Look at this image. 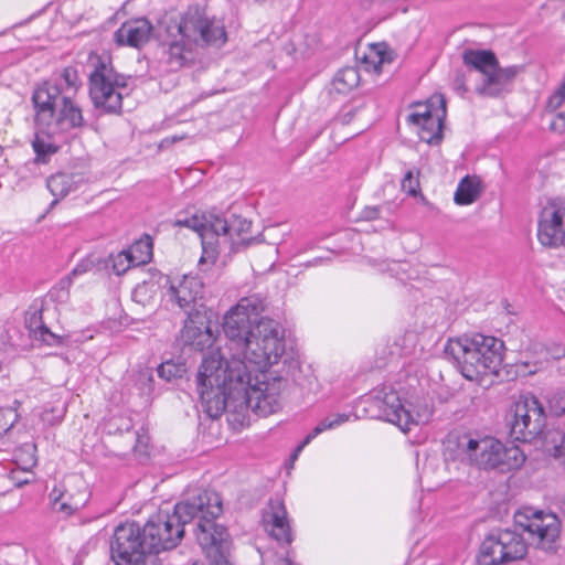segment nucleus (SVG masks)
<instances>
[{
	"instance_id": "obj_37",
	"label": "nucleus",
	"mask_w": 565,
	"mask_h": 565,
	"mask_svg": "<svg viewBox=\"0 0 565 565\" xmlns=\"http://www.w3.org/2000/svg\"><path fill=\"white\" fill-rule=\"evenodd\" d=\"M134 386L141 396H149L154 388L153 373L150 369H142L135 375Z\"/></svg>"
},
{
	"instance_id": "obj_41",
	"label": "nucleus",
	"mask_w": 565,
	"mask_h": 565,
	"mask_svg": "<svg viewBox=\"0 0 565 565\" xmlns=\"http://www.w3.org/2000/svg\"><path fill=\"white\" fill-rule=\"evenodd\" d=\"M565 100V81L559 85L556 92L547 99L546 107L550 110H556Z\"/></svg>"
},
{
	"instance_id": "obj_4",
	"label": "nucleus",
	"mask_w": 565,
	"mask_h": 565,
	"mask_svg": "<svg viewBox=\"0 0 565 565\" xmlns=\"http://www.w3.org/2000/svg\"><path fill=\"white\" fill-rule=\"evenodd\" d=\"M202 504L191 502V493L185 499L178 502L173 512L159 511L153 514L143 525V535L148 543L147 547L152 554H159L163 551L177 547L184 535V526L194 521V513Z\"/></svg>"
},
{
	"instance_id": "obj_40",
	"label": "nucleus",
	"mask_w": 565,
	"mask_h": 565,
	"mask_svg": "<svg viewBox=\"0 0 565 565\" xmlns=\"http://www.w3.org/2000/svg\"><path fill=\"white\" fill-rule=\"evenodd\" d=\"M402 190L412 196L419 191V180L412 171H407L402 180Z\"/></svg>"
},
{
	"instance_id": "obj_43",
	"label": "nucleus",
	"mask_w": 565,
	"mask_h": 565,
	"mask_svg": "<svg viewBox=\"0 0 565 565\" xmlns=\"http://www.w3.org/2000/svg\"><path fill=\"white\" fill-rule=\"evenodd\" d=\"M454 90L459 95H465L468 92V87L466 85V77L462 73H457L454 82H452Z\"/></svg>"
},
{
	"instance_id": "obj_49",
	"label": "nucleus",
	"mask_w": 565,
	"mask_h": 565,
	"mask_svg": "<svg viewBox=\"0 0 565 565\" xmlns=\"http://www.w3.org/2000/svg\"><path fill=\"white\" fill-rule=\"evenodd\" d=\"M58 511L65 512L66 514H72L76 508L71 507L66 502H61L60 505L55 507Z\"/></svg>"
},
{
	"instance_id": "obj_48",
	"label": "nucleus",
	"mask_w": 565,
	"mask_h": 565,
	"mask_svg": "<svg viewBox=\"0 0 565 565\" xmlns=\"http://www.w3.org/2000/svg\"><path fill=\"white\" fill-rule=\"evenodd\" d=\"M147 440H148V437L145 436V435H137V443L134 447L135 451H140V448L141 447H146L147 446Z\"/></svg>"
},
{
	"instance_id": "obj_29",
	"label": "nucleus",
	"mask_w": 565,
	"mask_h": 565,
	"mask_svg": "<svg viewBox=\"0 0 565 565\" xmlns=\"http://www.w3.org/2000/svg\"><path fill=\"white\" fill-rule=\"evenodd\" d=\"M349 420V415L347 414H337L334 415L332 418L330 417H327L324 419H322L313 429L311 433H309L305 439L296 447V449L294 450L292 455H291V459H297V457L299 456V454L302 451V449L312 440L315 439L318 435H320L322 431L327 430V429H332V428H335L338 426H340L341 424L345 423Z\"/></svg>"
},
{
	"instance_id": "obj_1",
	"label": "nucleus",
	"mask_w": 565,
	"mask_h": 565,
	"mask_svg": "<svg viewBox=\"0 0 565 565\" xmlns=\"http://www.w3.org/2000/svg\"><path fill=\"white\" fill-rule=\"evenodd\" d=\"M268 306L260 294L243 297L223 318V330L236 350L231 360L220 351L203 358L196 374V391L203 411L216 419L225 411L252 409L268 416L280 408L281 377L267 380L264 370L277 364L285 352L279 323L262 317Z\"/></svg>"
},
{
	"instance_id": "obj_50",
	"label": "nucleus",
	"mask_w": 565,
	"mask_h": 565,
	"mask_svg": "<svg viewBox=\"0 0 565 565\" xmlns=\"http://www.w3.org/2000/svg\"><path fill=\"white\" fill-rule=\"evenodd\" d=\"M62 497V492L54 488L52 492L50 493V498L53 501L54 507H56L60 503Z\"/></svg>"
},
{
	"instance_id": "obj_52",
	"label": "nucleus",
	"mask_w": 565,
	"mask_h": 565,
	"mask_svg": "<svg viewBox=\"0 0 565 565\" xmlns=\"http://www.w3.org/2000/svg\"><path fill=\"white\" fill-rule=\"evenodd\" d=\"M71 282H72V280H71V277L68 276V277L61 279L60 285L64 289V288H67L71 285Z\"/></svg>"
},
{
	"instance_id": "obj_12",
	"label": "nucleus",
	"mask_w": 565,
	"mask_h": 565,
	"mask_svg": "<svg viewBox=\"0 0 565 565\" xmlns=\"http://www.w3.org/2000/svg\"><path fill=\"white\" fill-rule=\"evenodd\" d=\"M143 535V526L127 522L115 529L110 540V557L115 565H134L151 554Z\"/></svg>"
},
{
	"instance_id": "obj_3",
	"label": "nucleus",
	"mask_w": 565,
	"mask_h": 565,
	"mask_svg": "<svg viewBox=\"0 0 565 565\" xmlns=\"http://www.w3.org/2000/svg\"><path fill=\"white\" fill-rule=\"evenodd\" d=\"M202 504L194 513L198 520L195 536L202 551L213 565H231L228 562L232 541L227 529L215 522L223 508L218 493L211 490L198 489L191 492V502Z\"/></svg>"
},
{
	"instance_id": "obj_33",
	"label": "nucleus",
	"mask_w": 565,
	"mask_h": 565,
	"mask_svg": "<svg viewBox=\"0 0 565 565\" xmlns=\"http://www.w3.org/2000/svg\"><path fill=\"white\" fill-rule=\"evenodd\" d=\"M152 239L149 235L135 242L127 252L131 255L136 266L148 264L152 258Z\"/></svg>"
},
{
	"instance_id": "obj_44",
	"label": "nucleus",
	"mask_w": 565,
	"mask_h": 565,
	"mask_svg": "<svg viewBox=\"0 0 565 565\" xmlns=\"http://www.w3.org/2000/svg\"><path fill=\"white\" fill-rule=\"evenodd\" d=\"M0 413L3 415H8L10 418L9 426H8V428H6V430L13 427V425L17 423L18 417H19L15 408H13V407L0 408Z\"/></svg>"
},
{
	"instance_id": "obj_20",
	"label": "nucleus",
	"mask_w": 565,
	"mask_h": 565,
	"mask_svg": "<svg viewBox=\"0 0 565 565\" xmlns=\"http://www.w3.org/2000/svg\"><path fill=\"white\" fill-rule=\"evenodd\" d=\"M44 302L34 300L25 312L24 324L34 340L41 341L49 347H60L64 343L63 338L52 332L43 320Z\"/></svg>"
},
{
	"instance_id": "obj_28",
	"label": "nucleus",
	"mask_w": 565,
	"mask_h": 565,
	"mask_svg": "<svg viewBox=\"0 0 565 565\" xmlns=\"http://www.w3.org/2000/svg\"><path fill=\"white\" fill-rule=\"evenodd\" d=\"M49 81L55 85L58 90H62V94L71 95V97H73L82 84L77 68L72 65L56 71Z\"/></svg>"
},
{
	"instance_id": "obj_42",
	"label": "nucleus",
	"mask_w": 565,
	"mask_h": 565,
	"mask_svg": "<svg viewBox=\"0 0 565 565\" xmlns=\"http://www.w3.org/2000/svg\"><path fill=\"white\" fill-rule=\"evenodd\" d=\"M550 129L559 135L565 134V111L558 113L550 124Z\"/></svg>"
},
{
	"instance_id": "obj_19",
	"label": "nucleus",
	"mask_w": 565,
	"mask_h": 565,
	"mask_svg": "<svg viewBox=\"0 0 565 565\" xmlns=\"http://www.w3.org/2000/svg\"><path fill=\"white\" fill-rule=\"evenodd\" d=\"M215 216L216 215L210 214L209 217H199L198 215L189 217L188 228L195 231L201 238L202 255L199 259V264H213L218 256L217 235L216 231H214Z\"/></svg>"
},
{
	"instance_id": "obj_8",
	"label": "nucleus",
	"mask_w": 565,
	"mask_h": 565,
	"mask_svg": "<svg viewBox=\"0 0 565 565\" xmlns=\"http://www.w3.org/2000/svg\"><path fill=\"white\" fill-rule=\"evenodd\" d=\"M514 520L537 548L548 553L558 550L562 523L557 514L525 507L515 513Z\"/></svg>"
},
{
	"instance_id": "obj_10",
	"label": "nucleus",
	"mask_w": 565,
	"mask_h": 565,
	"mask_svg": "<svg viewBox=\"0 0 565 565\" xmlns=\"http://www.w3.org/2000/svg\"><path fill=\"white\" fill-rule=\"evenodd\" d=\"M262 524L270 539L285 551V556L279 558L275 565H294L295 553L290 545L295 540V531L282 500L270 499L268 501L262 511ZM263 562L264 565H269L264 556Z\"/></svg>"
},
{
	"instance_id": "obj_53",
	"label": "nucleus",
	"mask_w": 565,
	"mask_h": 565,
	"mask_svg": "<svg viewBox=\"0 0 565 565\" xmlns=\"http://www.w3.org/2000/svg\"><path fill=\"white\" fill-rule=\"evenodd\" d=\"M14 405H15V406H19V405H20V402L15 399V401H14Z\"/></svg>"
},
{
	"instance_id": "obj_39",
	"label": "nucleus",
	"mask_w": 565,
	"mask_h": 565,
	"mask_svg": "<svg viewBox=\"0 0 565 565\" xmlns=\"http://www.w3.org/2000/svg\"><path fill=\"white\" fill-rule=\"evenodd\" d=\"M100 264V258L96 255H88L87 257L83 258L71 271V276H79L85 273H88L93 270L97 265Z\"/></svg>"
},
{
	"instance_id": "obj_7",
	"label": "nucleus",
	"mask_w": 565,
	"mask_h": 565,
	"mask_svg": "<svg viewBox=\"0 0 565 565\" xmlns=\"http://www.w3.org/2000/svg\"><path fill=\"white\" fill-rule=\"evenodd\" d=\"M166 31L195 46H222L226 40V31L222 21L210 18L199 6H191L179 21H170Z\"/></svg>"
},
{
	"instance_id": "obj_46",
	"label": "nucleus",
	"mask_w": 565,
	"mask_h": 565,
	"mask_svg": "<svg viewBox=\"0 0 565 565\" xmlns=\"http://www.w3.org/2000/svg\"><path fill=\"white\" fill-rule=\"evenodd\" d=\"M355 111H356L355 108H350V109L343 108L340 114L341 121L343 124H349L351 121V119L353 118V116L355 115Z\"/></svg>"
},
{
	"instance_id": "obj_27",
	"label": "nucleus",
	"mask_w": 565,
	"mask_h": 565,
	"mask_svg": "<svg viewBox=\"0 0 565 565\" xmlns=\"http://www.w3.org/2000/svg\"><path fill=\"white\" fill-rule=\"evenodd\" d=\"M252 227V222L246 217L231 214L230 217L223 218L220 215L214 217V231H216L217 238L220 235H242L248 233Z\"/></svg>"
},
{
	"instance_id": "obj_5",
	"label": "nucleus",
	"mask_w": 565,
	"mask_h": 565,
	"mask_svg": "<svg viewBox=\"0 0 565 565\" xmlns=\"http://www.w3.org/2000/svg\"><path fill=\"white\" fill-rule=\"evenodd\" d=\"M461 57L467 67L481 73L475 90L486 98H501L511 93L515 77L523 71L519 65L502 67L491 50L466 49Z\"/></svg>"
},
{
	"instance_id": "obj_47",
	"label": "nucleus",
	"mask_w": 565,
	"mask_h": 565,
	"mask_svg": "<svg viewBox=\"0 0 565 565\" xmlns=\"http://www.w3.org/2000/svg\"><path fill=\"white\" fill-rule=\"evenodd\" d=\"M379 209L377 207H366L363 212V215L367 220H375L379 217Z\"/></svg>"
},
{
	"instance_id": "obj_13",
	"label": "nucleus",
	"mask_w": 565,
	"mask_h": 565,
	"mask_svg": "<svg viewBox=\"0 0 565 565\" xmlns=\"http://www.w3.org/2000/svg\"><path fill=\"white\" fill-rule=\"evenodd\" d=\"M367 404V411L372 418H379L392 423L404 433L411 430L416 422L409 411L401 403V398L393 387L383 385L376 388L364 401Z\"/></svg>"
},
{
	"instance_id": "obj_21",
	"label": "nucleus",
	"mask_w": 565,
	"mask_h": 565,
	"mask_svg": "<svg viewBox=\"0 0 565 565\" xmlns=\"http://www.w3.org/2000/svg\"><path fill=\"white\" fill-rule=\"evenodd\" d=\"M83 124L84 118L81 108L73 102L71 95H65V97H63V104L55 113L50 127H40L39 129L47 136H54L79 128Z\"/></svg>"
},
{
	"instance_id": "obj_24",
	"label": "nucleus",
	"mask_w": 565,
	"mask_h": 565,
	"mask_svg": "<svg viewBox=\"0 0 565 565\" xmlns=\"http://www.w3.org/2000/svg\"><path fill=\"white\" fill-rule=\"evenodd\" d=\"M202 292L203 282L194 276H184L178 285H171L168 291L170 299L186 312L194 310L192 307L202 297Z\"/></svg>"
},
{
	"instance_id": "obj_51",
	"label": "nucleus",
	"mask_w": 565,
	"mask_h": 565,
	"mask_svg": "<svg viewBox=\"0 0 565 565\" xmlns=\"http://www.w3.org/2000/svg\"><path fill=\"white\" fill-rule=\"evenodd\" d=\"M175 225L181 227H189V217L178 218L175 221Z\"/></svg>"
},
{
	"instance_id": "obj_9",
	"label": "nucleus",
	"mask_w": 565,
	"mask_h": 565,
	"mask_svg": "<svg viewBox=\"0 0 565 565\" xmlns=\"http://www.w3.org/2000/svg\"><path fill=\"white\" fill-rule=\"evenodd\" d=\"M526 552L522 534L509 529H494L482 541L478 562L480 565H501L523 558Z\"/></svg>"
},
{
	"instance_id": "obj_30",
	"label": "nucleus",
	"mask_w": 565,
	"mask_h": 565,
	"mask_svg": "<svg viewBox=\"0 0 565 565\" xmlns=\"http://www.w3.org/2000/svg\"><path fill=\"white\" fill-rule=\"evenodd\" d=\"M50 137L51 136H47L45 132H42L36 127V132L32 141V148L35 153L34 161L36 163H47L51 156L57 152L58 147L54 145L52 141H50Z\"/></svg>"
},
{
	"instance_id": "obj_32",
	"label": "nucleus",
	"mask_w": 565,
	"mask_h": 565,
	"mask_svg": "<svg viewBox=\"0 0 565 565\" xmlns=\"http://www.w3.org/2000/svg\"><path fill=\"white\" fill-rule=\"evenodd\" d=\"M395 52L386 43H373L370 45L365 61L371 62L374 70L379 72L382 65L391 64L395 60Z\"/></svg>"
},
{
	"instance_id": "obj_14",
	"label": "nucleus",
	"mask_w": 565,
	"mask_h": 565,
	"mask_svg": "<svg viewBox=\"0 0 565 565\" xmlns=\"http://www.w3.org/2000/svg\"><path fill=\"white\" fill-rule=\"evenodd\" d=\"M447 115L446 99L443 94L433 95L425 105L407 116V121L418 127L419 139L429 145H439L443 140L444 121Z\"/></svg>"
},
{
	"instance_id": "obj_11",
	"label": "nucleus",
	"mask_w": 565,
	"mask_h": 565,
	"mask_svg": "<svg viewBox=\"0 0 565 565\" xmlns=\"http://www.w3.org/2000/svg\"><path fill=\"white\" fill-rule=\"evenodd\" d=\"M509 419L510 436L516 441L532 443L545 426V409L539 398L532 394L522 396L513 406Z\"/></svg>"
},
{
	"instance_id": "obj_25",
	"label": "nucleus",
	"mask_w": 565,
	"mask_h": 565,
	"mask_svg": "<svg viewBox=\"0 0 565 565\" xmlns=\"http://www.w3.org/2000/svg\"><path fill=\"white\" fill-rule=\"evenodd\" d=\"M162 44L167 46V64L171 71L181 68L192 60V51L195 45L189 43V41L181 40L180 36L171 35L166 31V35L162 36Z\"/></svg>"
},
{
	"instance_id": "obj_18",
	"label": "nucleus",
	"mask_w": 565,
	"mask_h": 565,
	"mask_svg": "<svg viewBox=\"0 0 565 565\" xmlns=\"http://www.w3.org/2000/svg\"><path fill=\"white\" fill-rule=\"evenodd\" d=\"M182 340L185 345L199 351L213 344L214 335L205 310L194 309L188 312L182 329Z\"/></svg>"
},
{
	"instance_id": "obj_36",
	"label": "nucleus",
	"mask_w": 565,
	"mask_h": 565,
	"mask_svg": "<svg viewBox=\"0 0 565 565\" xmlns=\"http://www.w3.org/2000/svg\"><path fill=\"white\" fill-rule=\"evenodd\" d=\"M107 264L111 266L113 271L117 276H120L128 271L130 268L136 267V264L127 249H124L115 255H109Z\"/></svg>"
},
{
	"instance_id": "obj_17",
	"label": "nucleus",
	"mask_w": 565,
	"mask_h": 565,
	"mask_svg": "<svg viewBox=\"0 0 565 565\" xmlns=\"http://www.w3.org/2000/svg\"><path fill=\"white\" fill-rule=\"evenodd\" d=\"M63 97L65 94H62V90H58L50 81H45L34 88L32 104L35 110V127H50L55 113L63 104Z\"/></svg>"
},
{
	"instance_id": "obj_2",
	"label": "nucleus",
	"mask_w": 565,
	"mask_h": 565,
	"mask_svg": "<svg viewBox=\"0 0 565 565\" xmlns=\"http://www.w3.org/2000/svg\"><path fill=\"white\" fill-rule=\"evenodd\" d=\"M502 340L481 333L449 340L445 352L455 361L460 373L469 381L484 375H498L503 362Z\"/></svg>"
},
{
	"instance_id": "obj_31",
	"label": "nucleus",
	"mask_w": 565,
	"mask_h": 565,
	"mask_svg": "<svg viewBox=\"0 0 565 565\" xmlns=\"http://www.w3.org/2000/svg\"><path fill=\"white\" fill-rule=\"evenodd\" d=\"M479 196V182L469 175L461 179L455 192L454 200L459 205L473 203Z\"/></svg>"
},
{
	"instance_id": "obj_15",
	"label": "nucleus",
	"mask_w": 565,
	"mask_h": 565,
	"mask_svg": "<svg viewBox=\"0 0 565 565\" xmlns=\"http://www.w3.org/2000/svg\"><path fill=\"white\" fill-rule=\"evenodd\" d=\"M525 461V455L518 446H505L494 438L481 439L475 463L482 469H497L508 472L519 469Z\"/></svg>"
},
{
	"instance_id": "obj_45",
	"label": "nucleus",
	"mask_w": 565,
	"mask_h": 565,
	"mask_svg": "<svg viewBox=\"0 0 565 565\" xmlns=\"http://www.w3.org/2000/svg\"><path fill=\"white\" fill-rule=\"evenodd\" d=\"M134 565H161V563L159 562L158 555L151 553Z\"/></svg>"
},
{
	"instance_id": "obj_38",
	"label": "nucleus",
	"mask_w": 565,
	"mask_h": 565,
	"mask_svg": "<svg viewBox=\"0 0 565 565\" xmlns=\"http://www.w3.org/2000/svg\"><path fill=\"white\" fill-rule=\"evenodd\" d=\"M548 413L552 416H562L565 414V391L553 390L546 395Z\"/></svg>"
},
{
	"instance_id": "obj_16",
	"label": "nucleus",
	"mask_w": 565,
	"mask_h": 565,
	"mask_svg": "<svg viewBox=\"0 0 565 565\" xmlns=\"http://www.w3.org/2000/svg\"><path fill=\"white\" fill-rule=\"evenodd\" d=\"M537 238L543 246H565V200H552L541 211Z\"/></svg>"
},
{
	"instance_id": "obj_34",
	"label": "nucleus",
	"mask_w": 565,
	"mask_h": 565,
	"mask_svg": "<svg viewBox=\"0 0 565 565\" xmlns=\"http://www.w3.org/2000/svg\"><path fill=\"white\" fill-rule=\"evenodd\" d=\"M360 82V75L354 67H344L333 77V86L339 93H347L356 87Z\"/></svg>"
},
{
	"instance_id": "obj_35",
	"label": "nucleus",
	"mask_w": 565,
	"mask_h": 565,
	"mask_svg": "<svg viewBox=\"0 0 565 565\" xmlns=\"http://www.w3.org/2000/svg\"><path fill=\"white\" fill-rule=\"evenodd\" d=\"M159 377L171 382L177 379H181L185 372L186 366L184 362H175L173 360L161 363L157 369Z\"/></svg>"
},
{
	"instance_id": "obj_22",
	"label": "nucleus",
	"mask_w": 565,
	"mask_h": 565,
	"mask_svg": "<svg viewBox=\"0 0 565 565\" xmlns=\"http://www.w3.org/2000/svg\"><path fill=\"white\" fill-rule=\"evenodd\" d=\"M478 443V439H472L468 435H448L444 441L445 462L475 463Z\"/></svg>"
},
{
	"instance_id": "obj_23",
	"label": "nucleus",
	"mask_w": 565,
	"mask_h": 565,
	"mask_svg": "<svg viewBox=\"0 0 565 565\" xmlns=\"http://www.w3.org/2000/svg\"><path fill=\"white\" fill-rule=\"evenodd\" d=\"M152 29L146 18L128 20L114 33V40L119 46L140 49L149 42Z\"/></svg>"
},
{
	"instance_id": "obj_26",
	"label": "nucleus",
	"mask_w": 565,
	"mask_h": 565,
	"mask_svg": "<svg viewBox=\"0 0 565 565\" xmlns=\"http://www.w3.org/2000/svg\"><path fill=\"white\" fill-rule=\"evenodd\" d=\"M84 182L85 179L81 173L58 172L52 174L46 180V188L55 198L52 204L57 203L60 199L65 198L70 193L77 191Z\"/></svg>"
},
{
	"instance_id": "obj_6",
	"label": "nucleus",
	"mask_w": 565,
	"mask_h": 565,
	"mask_svg": "<svg viewBox=\"0 0 565 565\" xmlns=\"http://www.w3.org/2000/svg\"><path fill=\"white\" fill-rule=\"evenodd\" d=\"M93 71L89 74V97L100 114L119 115L122 109V90L127 78L118 74L109 61L100 56L90 58Z\"/></svg>"
}]
</instances>
